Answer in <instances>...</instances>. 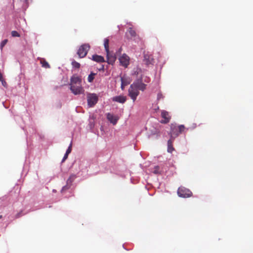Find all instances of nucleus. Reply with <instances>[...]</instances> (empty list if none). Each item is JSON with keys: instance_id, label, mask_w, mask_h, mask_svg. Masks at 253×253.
Here are the masks:
<instances>
[{"instance_id": "423d86ee", "label": "nucleus", "mask_w": 253, "mask_h": 253, "mask_svg": "<svg viewBox=\"0 0 253 253\" xmlns=\"http://www.w3.org/2000/svg\"><path fill=\"white\" fill-rule=\"evenodd\" d=\"M70 86V90L75 95L84 94V90L82 85H73Z\"/></svg>"}, {"instance_id": "4468645a", "label": "nucleus", "mask_w": 253, "mask_h": 253, "mask_svg": "<svg viewBox=\"0 0 253 253\" xmlns=\"http://www.w3.org/2000/svg\"><path fill=\"white\" fill-rule=\"evenodd\" d=\"M153 58L151 55L148 54H144V61L147 65L152 64Z\"/></svg>"}, {"instance_id": "cd10ccee", "label": "nucleus", "mask_w": 253, "mask_h": 253, "mask_svg": "<svg viewBox=\"0 0 253 253\" xmlns=\"http://www.w3.org/2000/svg\"><path fill=\"white\" fill-rule=\"evenodd\" d=\"M68 154H67V153H65L63 158V159L62 160V163H63L68 158Z\"/></svg>"}, {"instance_id": "7ed1b4c3", "label": "nucleus", "mask_w": 253, "mask_h": 253, "mask_svg": "<svg viewBox=\"0 0 253 253\" xmlns=\"http://www.w3.org/2000/svg\"><path fill=\"white\" fill-rule=\"evenodd\" d=\"M178 195L182 198H188L191 196L192 193L184 187H180L177 190Z\"/></svg>"}, {"instance_id": "393cba45", "label": "nucleus", "mask_w": 253, "mask_h": 253, "mask_svg": "<svg viewBox=\"0 0 253 253\" xmlns=\"http://www.w3.org/2000/svg\"><path fill=\"white\" fill-rule=\"evenodd\" d=\"M72 146V142H71L70 143L69 146L68 147L67 150H66V153L69 154L71 152Z\"/></svg>"}, {"instance_id": "f8f14e48", "label": "nucleus", "mask_w": 253, "mask_h": 253, "mask_svg": "<svg viewBox=\"0 0 253 253\" xmlns=\"http://www.w3.org/2000/svg\"><path fill=\"white\" fill-rule=\"evenodd\" d=\"M133 84H135V86L137 87L138 90L144 91L146 89V84L143 83L141 80L135 81Z\"/></svg>"}, {"instance_id": "7c9ffc66", "label": "nucleus", "mask_w": 253, "mask_h": 253, "mask_svg": "<svg viewBox=\"0 0 253 253\" xmlns=\"http://www.w3.org/2000/svg\"><path fill=\"white\" fill-rule=\"evenodd\" d=\"M0 81L2 82V75L0 73Z\"/></svg>"}, {"instance_id": "0eeeda50", "label": "nucleus", "mask_w": 253, "mask_h": 253, "mask_svg": "<svg viewBox=\"0 0 253 253\" xmlns=\"http://www.w3.org/2000/svg\"><path fill=\"white\" fill-rule=\"evenodd\" d=\"M169 134L171 138H175L179 135L178 126L175 124H171Z\"/></svg>"}, {"instance_id": "39448f33", "label": "nucleus", "mask_w": 253, "mask_h": 253, "mask_svg": "<svg viewBox=\"0 0 253 253\" xmlns=\"http://www.w3.org/2000/svg\"><path fill=\"white\" fill-rule=\"evenodd\" d=\"M87 99L88 105L90 107L94 106L98 101V96L95 93H88Z\"/></svg>"}, {"instance_id": "6ab92c4d", "label": "nucleus", "mask_w": 253, "mask_h": 253, "mask_svg": "<svg viewBox=\"0 0 253 253\" xmlns=\"http://www.w3.org/2000/svg\"><path fill=\"white\" fill-rule=\"evenodd\" d=\"M41 64L42 65V67H44L45 68H49L50 65L48 63V62L43 58H42L41 59L40 61Z\"/></svg>"}, {"instance_id": "bb28decb", "label": "nucleus", "mask_w": 253, "mask_h": 253, "mask_svg": "<svg viewBox=\"0 0 253 253\" xmlns=\"http://www.w3.org/2000/svg\"><path fill=\"white\" fill-rule=\"evenodd\" d=\"M7 40H4L0 43V47L2 48L7 43Z\"/></svg>"}, {"instance_id": "f257e3e1", "label": "nucleus", "mask_w": 253, "mask_h": 253, "mask_svg": "<svg viewBox=\"0 0 253 253\" xmlns=\"http://www.w3.org/2000/svg\"><path fill=\"white\" fill-rule=\"evenodd\" d=\"M109 39L107 38L105 39L104 41V45L107 54V62L110 64H113L115 62L116 58L115 55H113V54H111L109 52Z\"/></svg>"}, {"instance_id": "c756f323", "label": "nucleus", "mask_w": 253, "mask_h": 253, "mask_svg": "<svg viewBox=\"0 0 253 253\" xmlns=\"http://www.w3.org/2000/svg\"><path fill=\"white\" fill-rule=\"evenodd\" d=\"M125 85H124L123 83H121V88L122 90H124L125 88Z\"/></svg>"}, {"instance_id": "b1692460", "label": "nucleus", "mask_w": 253, "mask_h": 253, "mask_svg": "<svg viewBox=\"0 0 253 253\" xmlns=\"http://www.w3.org/2000/svg\"><path fill=\"white\" fill-rule=\"evenodd\" d=\"M11 36L13 37H19L20 36V34L16 31H12L11 32Z\"/></svg>"}, {"instance_id": "2f4dec72", "label": "nucleus", "mask_w": 253, "mask_h": 253, "mask_svg": "<svg viewBox=\"0 0 253 253\" xmlns=\"http://www.w3.org/2000/svg\"><path fill=\"white\" fill-rule=\"evenodd\" d=\"M2 218V215H0V219Z\"/></svg>"}, {"instance_id": "5701e85b", "label": "nucleus", "mask_w": 253, "mask_h": 253, "mask_svg": "<svg viewBox=\"0 0 253 253\" xmlns=\"http://www.w3.org/2000/svg\"><path fill=\"white\" fill-rule=\"evenodd\" d=\"M73 66L76 68H79L80 67V64L76 61H74L72 63Z\"/></svg>"}, {"instance_id": "2eb2a0df", "label": "nucleus", "mask_w": 253, "mask_h": 253, "mask_svg": "<svg viewBox=\"0 0 253 253\" xmlns=\"http://www.w3.org/2000/svg\"><path fill=\"white\" fill-rule=\"evenodd\" d=\"M112 100L113 101H115V102H119V103H124L126 101V97L125 96H121V95L117 96L114 97L112 98Z\"/></svg>"}, {"instance_id": "6e6552de", "label": "nucleus", "mask_w": 253, "mask_h": 253, "mask_svg": "<svg viewBox=\"0 0 253 253\" xmlns=\"http://www.w3.org/2000/svg\"><path fill=\"white\" fill-rule=\"evenodd\" d=\"M129 57L125 53L123 54L119 58L121 65L126 68L129 64Z\"/></svg>"}, {"instance_id": "dca6fc26", "label": "nucleus", "mask_w": 253, "mask_h": 253, "mask_svg": "<svg viewBox=\"0 0 253 253\" xmlns=\"http://www.w3.org/2000/svg\"><path fill=\"white\" fill-rule=\"evenodd\" d=\"M92 60L98 63H102L105 62L104 58L103 56L96 54L92 55Z\"/></svg>"}, {"instance_id": "1a4fd4ad", "label": "nucleus", "mask_w": 253, "mask_h": 253, "mask_svg": "<svg viewBox=\"0 0 253 253\" xmlns=\"http://www.w3.org/2000/svg\"><path fill=\"white\" fill-rule=\"evenodd\" d=\"M161 117L163 119L160 121L162 124H166L168 123L171 119L169 113L165 110L161 111Z\"/></svg>"}, {"instance_id": "c85d7f7f", "label": "nucleus", "mask_w": 253, "mask_h": 253, "mask_svg": "<svg viewBox=\"0 0 253 253\" xmlns=\"http://www.w3.org/2000/svg\"><path fill=\"white\" fill-rule=\"evenodd\" d=\"M159 168L158 166H156L155 168V170L153 171V172L155 174H157L159 173Z\"/></svg>"}, {"instance_id": "a878e982", "label": "nucleus", "mask_w": 253, "mask_h": 253, "mask_svg": "<svg viewBox=\"0 0 253 253\" xmlns=\"http://www.w3.org/2000/svg\"><path fill=\"white\" fill-rule=\"evenodd\" d=\"M164 96L161 92H159L157 95V100H160L161 99H163Z\"/></svg>"}, {"instance_id": "aec40b11", "label": "nucleus", "mask_w": 253, "mask_h": 253, "mask_svg": "<svg viewBox=\"0 0 253 253\" xmlns=\"http://www.w3.org/2000/svg\"><path fill=\"white\" fill-rule=\"evenodd\" d=\"M95 75H96L95 73H91L89 75V76H88V78H87L88 82L89 83H91L93 81Z\"/></svg>"}, {"instance_id": "f3484780", "label": "nucleus", "mask_w": 253, "mask_h": 253, "mask_svg": "<svg viewBox=\"0 0 253 253\" xmlns=\"http://www.w3.org/2000/svg\"><path fill=\"white\" fill-rule=\"evenodd\" d=\"M173 138H170L168 141V152L169 153H172L174 149L172 146V141Z\"/></svg>"}, {"instance_id": "ddd939ff", "label": "nucleus", "mask_w": 253, "mask_h": 253, "mask_svg": "<svg viewBox=\"0 0 253 253\" xmlns=\"http://www.w3.org/2000/svg\"><path fill=\"white\" fill-rule=\"evenodd\" d=\"M107 118L108 121H110V122L113 124L114 125L117 124L119 119L118 116L113 115V114L109 113L107 114Z\"/></svg>"}, {"instance_id": "f03ea898", "label": "nucleus", "mask_w": 253, "mask_h": 253, "mask_svg": "<svg viewBox=\"0 0 253 253\" xmlns=\"http://www.w3.org/2000/svg\"><path fill=\"white\" fill-rule=\"evenodd\" d=\"M135 85V84H131L128 89V95L133 102L136 100V98L139 93V90Z\"/></svg>"}, {"instance_id": "20e7f679", "label": "nucleus", "mask_w": 253, "mask_h": 253, "mask_svg": "<svg viewBox=\"0 0 253 253\" xmlns=\"http://www.w3.org/2000/svg\"><path fill=\"white\" fill-rule=\"evenodd\" d=\"M90 48V46L88 44H84L82 45L79 48L77 54L80 58L84 57L88 52Z\"/></svg>"}, {"instance_id": "412c9836", "label": "nucleus", "mask_w": 253, "mask_h": 253, "mask_svg": "<svg viewBox=\"0 0 253 253\" xmlns=\"http://www.w3.org/2000/svg\"><path fill=\"white\" fill-rule=\"evenodd\" d=\"M128 32L131 37H134L136 36V32L132 28H129Z\"/></svg>"}, {"instance_id": "9b49d317", "label": "nucleus", "mask_w": 253, "mask_h": 253, "mask_svg": "<svg viewBox=\"0 0 253 253\" xmlns=\"http://www.w3.org/2000/svg\"><path fill=\"white\" fill-rule=\"evenodd\" d=\"M76 178L75 175L72 174L70 175L69 178L67 180V185L64 186L62 189V192L68 189L72 185L73 181Z\"/></svg>"}, {"instance_id": "9d476101", "label": "nucleus", "mask_w": 253, "mask_h": 253, "mask_svg": "<svg viewBox=\"0 0 253 253\" xmlns=\"http://www.w3.org/2000/svg\"><path fill=\"white\" fill-rule=\"evenodd\" d=\"M82 85V79L80 77L75 74L70 79V85Z\"/></svg>"}, {"instance_id": "a211bd4d", "label": "nucleus", "mask_w": 253, "mask_h": 253, "mask_svg": "<svg viewBox=\"0 0 253 253\" xmlns=\"http://www.w3.org/2000/svg\"><path fill=\"white\" fill-rule=\"evenodd\" d=\"M121 83H123L125 86L128 85L130 83L129 78H126V77H121Z\"/></svg>"}, {"instance_id": "4be33fe9", "label": "nucleus", "mask_w": 253, "mask_h": 253, "mask_svg": "<svg viewBox=\"0 0 253 253\" xmlns=\"http://www.w3.org/2000/svg\"><path fill=\"white\" fill-rule=\"evenodd\" d=\"M178 126V131H179V134L180 133H181L183 132H184L185 130L186 129L185 127V126L183 125H179Z\"/></svg>"}]
</instances>
